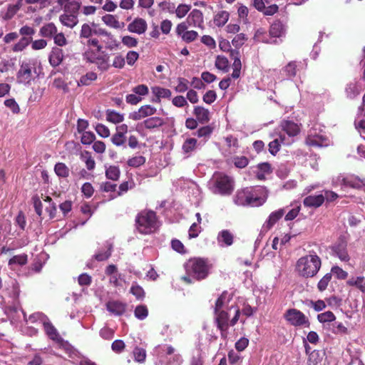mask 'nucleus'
I'll return each mask as SVG.
<instances>
[{
  "label": "nucleus",
  "instance_id": "f257e3e1",
  "mask_svg": "<svg viewBox=\"0 0 365 365\" xmlns=\"http://www.w3.org/2000/svg\"><path fill=\"white\" fill-rule=\"evenodd\" d=\"M184 267L187 276L182 277V279L187 284H191V277L197 281L205 279L210 273L212 264L207 258L194 257L186 262Z\"/></svg>",
  "mask_w": 365,
  "mask_h": 365
},
{
  "label": "nucleus",
  "instance_id": "f03ea898",
  "mask_svg": "<svg viewBox=\"0 0 365 365\" xmlns=\"http://www.w3.org/2000/svg\"><path fill=\"white\" fill-rule=\"evenodd\" d=\"M267 195V190L263 187H247L237 192L234 202L240 206L257 207L265 202Z\"/></svg>",
  "mask_w": 365,
  "mask_h": 365
},
{
  "label": "nucleus",
  "instance_id": "7ed1b4c3",
  "mask_svg": "<svg viewBox=\"0 0 365 365\" xmlns=\"http://www.w3.org/2000/svg\"><path fill=\"white\" fill-rule=\"evenodd\" d=\"M321 264V259L317 255H307L298 259L296 264V271L302 277H313L318 273Z\"/></svg>",
  "mask_w": 365,
  "mask_h": 365
},
{
  "label": "nucleus",
  "instance_id": "20e7f679",
  "mask_svg": "<svg viewBox=\"0 0 365 365\" xmlns=\"http://www.w3.org/2000/svg\"><path fill=\"white\" fill-rule=\"evenodd\" d=\"M209 187L214 194L229 195L234 190V181L224 173H215L209 182Z\"/></svg>",
  "mask_w": 365,
  "mask_h": 365
},
{
  "label": "nucleus",
  "instance_id": "39448f33",
  "mask_svg": "<svg viewBox=\"0 0 365 365\" xmlns=\"http://www.w3.org/2000/svg\"><path fill=\"white\" fill-rule=\"evenodd\" d=\"M214 314L215 323L220 331V336L222 339H226L228 336L229 326H235L240 319V310L237 309L235 311V316L231 320H230V314L227 311L214 312Z\"/></svg>",
  "mask_w": 365,
  "mask_h": 365
},
{
  "label": "nucleus",
  "instance_id": "423d86ee",
  "mask_svg": "<svg viewBox=\"0 0 365 365\" xmlns=\"http://www.w3.org/2000/svg\"><path fill=\"white\" fill-rule=\"evenodd\" d=\"M138 230L142 234H150L158 228L156 215L153 211H142L136 217Z\"/></svg>",
  "mask_w": 365,
  "mask_h": 365
},
{
  "label": "nucleus",
  "instance_id": "0eeeda50",
  "mask_svg": "<svg viewBox=\"0 0 365 365\" xmlns=\"http://www.w3.org/2000/svg\"><path fill=\"white\" fill-rule=\"evenodd\" d=\"M83 58L87 62L95 64L102 72L107 71L111 66L109 54L103 50L95 51L88 49L83 53Z\"/></svg>",
  "mask_w": 365,
  "mask_h": 365
},
{
  "label": "nucleus",
  "instance_id": "6e6552de",
  "mask_svg": "<svg viewBox=\"0 0 365 365\" xmlns=\"http://www.w3.org/2000/svg\"><path fill=\"white\" fill-rule=\"evenodd\" d=\"M36 76V68L30 61H23L20 63V68L16 73L18 83L25 86L30 85Z\"/></svg>",
  "mask_w": 365,
  "mask_h": 365
},
{
  "label": "nucleus",
  "instance_id": "1a4fd4ad",
  "mask_svg": "<svg viewBox=\"0 0 365 365\" xmlns=\"http://www.w3.org/2000/svg\"><path fill=\"white\" fill-rule=\"evenodd\" d=\"M334 186H341V188H361L365 187V178H360L354 175L340 174L332 180Z\"/></svg>",
  "mask_w": 365,
  "mask_h": 365
},
{
  "label": "nucleus",
  "instance_id": "9d476101",
  "mask_svg": "<svg viewBox=\"0 0 365 365\" xmlns=\"http://www.w3.org/2000/svg\"><path fill=\"white\" fill-rule=\"evenodd\" d=\"M284 318L292 326L309 328L310 322L309 318L300 310L292 308L288 309L284 314Z\"/></svg>",
  "mask_w": 365,
  "mask_h": 365
},
{
  "label": "nucleus",
  "instance_id": "9b49d317",
  "mask_svg": "<svg viewBox=\"0 0 365 365\" xmlns=\"http://www.w3.org/2000/svg\"><path fill=\"white\" fill-rule=\"evenodd\" d=\"M188 26L187 23H180L176 27V34L180 36L182 40L186 43L194 41L198 36L197 31L190 30L188 31Z\"/></svg>",
  "mask_w": 365,
  "mask_h": 365
},
{
  "label": "nucleus",
  "instance_id": "f8f14e48",
  "mask_svg": "<svg viewBox=\"0 0 365 365\" xmlns=\"http://www.w3.org/2000/svg\"><path fill=\"white\" fill-rule=\"evenodd\" d=\"M306 143L309 146L322 147L328 145V140L323 135L317 134L314 130H310L306 138Z\"/></svg>",
  "mask_w": 365,
  "mask_h": 365
},
{
  "label": "nucleus",
  "instance_id": "ddd939ff",
  "mask_svg": "<svg viewBox=\"0 0 365 365\" xmlns=\"http://www.w3.org/2000/svg\"><path fill=\"white\" fill-rule=\"evenodd\" d=\"M188 26H193L195 28H203L204 19L202 13L198 9H193L187 17L186 21Z\"/></svg>",
  "mask_w": 365,
  "mask_h": 365
},
{
  "label": "nucleus",
  "instance_id": "4468645a",
  "mask_svg": "<svg viewBox=\"0 0 365 365\" xmlns=\"http://www.w3.org/2000/svg\"><path fill=\"white\" fill-rule=\"evenodd\" d=\"M78 11H64L63 14L59 16V21L63 26L73 29L78 23Z\"/></svg>",
  "mask_w": 365,
  "mask_h": 365
},
{
  "label": "nucleus",
  "instance_id": "2eb2a0df",
  "mask_svg": "<svg viewBox=\"0 0 365 365\" xmlns=\"http://www.w3.org/2000/svg\"><path fill=\"white\" fill-rule=\"evenodd\" d=\"M147 27L148 24L145 19L136 18L128 25V30L131 33L140 35L146 31Z\"/></svg>",
  "mask_w": 365,
  "mask_h": 365
},
{
  "label": "nucleus",
  "instance_id": "dca6fc26",
  "mask_svg": "<svg viewBox=\"0 0 365 365\" xmlns=\"http://www.w3.org/2000/svg\"><path fill=\"white\" fill-rule=\"evenodd\" d=\"M126 307V304L117 300L109 301L106 303L107 310L116 316L123 315L125 312Z\"/></svg>",
  "mask_w": 365,
  "mask_h": 365
},
{
  "label": "nucleus",
  "instance_id": "f3484780",
  "mask_svg": "<svg viewBox=\"0 0 365 365\" xmlns=\"http://www.w3.org/2000/svg\"><path fill=\"white\" fill-rule=\"evenodd\" d=\"M287 26L280 21H275L270 26L269 35L271 38H282L286 34Z\"/></svg>",
  "mask_w": 365,
  "mask_h": 365
},
{
  "label": "nucleus",
  "instance_id": "a211bd4d",
  "mask_svg": "<svg viewBox=\"0 0 365 365\" xmlns=\"http://www.w3.org/2000/svg\"><path fill=\"white\" fill-rule=\"evenodd\" d=\"M281 127L290 137L296 136L300 131L299 125L292 120H283L281 123Z\"/></svg>",
  "mask_w": 365,
  "mask_h": 365
},
{
  "label": "nucleus",
  "instance_id": "6ab92c4d",
  "mask_svg": "<svg viewBox=\"0 0 365 365\" xmlns=\"http://www.w3.org/2000/svg\"><path fill=\"white\" fill-rule=\"evenodd\" d=\"M324 202V197L322 194L317 195H309L304 199V206L309 207H319Z\"/></svg>",
  "mask_w": 365,
  "mask_h": 365
},
{
  "label": "nucleus",
  "instance_id": "aec40b11",
  "mask_svg": "<svg viewBox=\"0 0 365 365\" xmlns=\"http://www.w3.org/2000/svg\"><path fill=\"white\" fill-rule=\"evenodd\" d=\"M63 59V51L61 48L54 47L49 55V63L53 67L59 66Z\"/></svg>",
  "mask_w": 365,
  "mask_h": 365
},
{
  "label": "nucleus",
  "instance_id": "412c9836",
  "mask_svg": "<svg viewBox=\"0 0 365 365\" xmlns=\"http://www.w3.org/2000/svg\"><path fill=\"white\" fill-rule=\"evenodd\" d=\"M43 328L46 335L49 337L50 339L61 342L62 341V338L58 332L56 327L49 322L43 323Z\"/></svg>",
  "mask_w": 365,
  "mask_h": 365
},
{
  "label": "nucleus",
  "instance_id": "4be33fe9",
  "mask_svg": "<svg viewBox=\"0 0 365 365\" xmlns=\"http://www.w3.org/2000/svg\"><path fill=\"white\" fill-rule=\"evenodd\" d=\"M58 4L63 9V11L78 12L81 8V3L71 0H57Z\"/></svg>",
  "mask_w": 365,
  "mask_h": 365
},
{
  "label": "nucleus",
  "instance_id": "5701e85b",
  "mask_svg": "<svg viewBox=\"0 0 365 365\" xmlns=\"http://www.w3.org/2000/svg\"><path fill=\"white\" fill-rule=\"evenodd\" d=\"M193 113L195 115L197 120L200 123H206L210 119L209 110L204 107L195 106L194 108Z\"/></svg>",
  "mask_w": 365,
  "mask_h": 365
},
{
  "label": "nucleus",
  "instance_id": "b1692460",
  "mask_svg": "<svg viewBox=\"0 0 365 365\" xmlns=\"http://www.w3.org/2000/svg\"><path fill=\"white\" fill-rule=\"evenodd\" d=\"M281 144L289 145L290 144V142H287L286 140V137L284 135H280L279 139H274L269 143V153L273 155H276L280 149Z\"/></svg>",
  "mask_w": 365,
  "mask_h": 365
},
{
  "label": "nucleus",
  "instance_id": "393cba45",
  "mask_svg": "<svg viewBox=\"0 0 365 365\" xmlns=\"http://www.w3.org/2000/svg\"><path fill=\"white\" fill-rule=\"evenodd\" d=\"M272 172L271 166L268 163H262L257 165L254 170L258 180H262L265 179V175Z\"/></svg>",
  "mask_w": 365,
  "mask_h": 365
},
{
  "label": "nucleus",
  "instance_id": "a878e982",
  "mask_svg": "<svg viewBox=\"0 0 365 365\" xmlns=\"http://www.w3.org/2000/svg\"><path fill=\"white\" fill-rule=\"evenodd\" d=\"M165 123L164 120L160 117H150L145 120L141 125L146 129L152 130L160 128Z\"/></svg>",
  "mask_w": 365,
  "mask_h": 365
},
{
  "label": "nucleus",
  "instance_id": "bb28decb",
  "mask_svg": "<svg viewBox=\"0 0 365 365\" xmlns=\"http://www.w3.org/2000/svg\"><path fill=\"white\" fill-rule=\"evenodd\" d=\"M152 92L156 98L153 101L157 103L160 102L161 98H170L172 94L169 89L159 86L153 87Z\"/></svg>",
  "mask_w": 365,
  "mask_h": 365
},
{
  "label": "nucleus",
  "instance_id": "cd10ccee",
  "mask_svg": "<svg viewBox=\"0 0 365 365\" xmlns=\"http://www.w3.org/2000/svg\"><path fill=\"white\" fill-rule=\"evenodd\" d=\"M284 214V209H279L278 210H276L274 212H272L269 217L268 220L265 222L264 226L267 229H270L273 227V225L280 219L282 217V216Z\"/></svg>",
  "mask_w": 365,
  "mask_h": 365
},
{
  "label": "nucleus",
  "instance_id": "c85d7f7f",
  "mask_svg": "<svg viewBox=\"0 0 365 365\" xmlns=\"http://www.w3.org/2000/svg\"><path fill=\"white\" fill-rule=\"evenodd\" d=\"M346 284L349 287H355L365 294V277L364 276L351 277L346 281Z\"/></svg>",
  "mask_w": 365,
  "mask_h": 365
},
{
  "label": "nucleus",
  "instance_id": "c756f323",
  "mask_svg": "<svg viewBox=\"0 0 365 365\" xmlns=\"http://www.w3.org/2000/svg\"><path fill=\"white\" fill-rule=\"evenodd\" d=\"M57 33V28L53 23L43 26L39 31L40 36L45 38H52Z\"/></svg>",
  "mask_w": 365,
  "mask_h": 365
},
{
  "label": "nucleus",
  "instance_id": "7c9ffc66",
  "mask_svg": "<svg viewBox=\"0 0 365 365\" xmlns=\"http://www.w3.org/2000/svg\"><path fill=\"white\" fill-rule=\"evenodd\" d=\"M106 120L113 124H118L123 121L124 115L114 110H107L106 112Z\"/></svg>",
  "mask_w": 365,
  "mask_h": 365
},
{
  "label": "nucleus",
  "instance_id": "2f4dec72",
  "mask_svg": "<svg viewBox=\"0 0 365 365\" xmlns=\"http://www.w3.org/2000/svg\"><path fill=\"white\" fill-rule=\"evenodd\" d=\"M217 241L220 244L230 246L233 242V235L229 230H222L217 235Z\"/></svg>",
  "mask_w": 365,
  "mask_h": 365
},
{
  "label": "nucleus",
  "instance_id": "473e14b6",
  "mask_svg": "<svg viewBox=\"0 0 365 365\" xmlns=\"http://www.w3.org/2000/svg\"><path fill=\"white\" fill-rule=\"evenodd\" d=\"M120 170L118 166L110 165L106 167V176L108 179L116 181L119 179Z\"/></svg>",
  "mask_w": 365,
  "mask_h": 365
},
{
  "label": "nucleus",
  "instance_id": "72a5a7b5",
  "mask_svg": "<svg viewBox=\"0 0 365 365\" xmlns=\"http://www.w3.org/2000/svg\"><path fill=\"white\" fill-rule=\"evenodd\" d=\"M230 14L226 11H221L214 16V24L218 27L223 26L228 21Z\"/></svg>",
  "mask_w": 365,
  "mask_h": 365
},
{
  "label": "nucleus",
  "instance_id": "f704fd0d",
  "mask_svg": "<svg viewBox=\"0 0 365 365\" xmlns=\"http://www.w3.org/2000/svg\"><path fill=\"white\" fill-rule=\"evenodd\" d=\"M81 159L83 160L88 170H93L96 167V162L91 154L88 151L82 152Z\"/></svg>",
  "mask_w": 365,
  "mask_h": 365
},
{
  "label": "nucleus",
  "instance_id": "c9c22d12",
  "mask_svg": "<svg viewBox=\"0 0 365 365\" xmlns=\"http://www.w3.org/2000/svg\"><path fill=\"white\" fill-rule=\"evenodd\" d=\"M102 20L106 25L115 29H120L124 26L123 23H120L114 16L110 14L103 16Z\"/></svg>",
  "mask_w": 365,
  "mask_h": 365
},
{
  "label": "nucleus",
  "instance_id": "e433bc0d",
  "mask_svg": "<svg viewBox=\"0 0 365 365\" xmlns=\"http://www.w3.org/2000/svg\"><path fill=\"white\" fill-rule=\"evenodd\" d=\"M97 79V74L95 72L90 71L82 76L78 81V86H89Z\"/></svg>",
  "mask_w": 365,
  "mask_h": 365
},
{
  "label": "nucleus",
  "instance_id": "4c0bfd02",
  "mask_svg": "<svg viewBox=\"0 0 365 365\" xmlns=\"http://www.w3.org/2000/svg\"><path fill=\"white\" fill-rule=\"evenodd\" d=\"M94 24L90 25L88 24H83L81 26L80 32L81 38H86L92 37L94 35Z\"/></svg>",
  "mask_w": 365,
  "mask_h": 365
},
{
  "label": "nucleus",
  "instance_id": "58836bf2",
  "mask_svg": "<svg viewBox=\"0 0 365 365\" xmlns=\"http://www.w3.org/2000/svg\"><path fill=\"white\" fill-rule=\"evenodd\" d=\"M54 171L61 178H67L69 175V168L63 163H58L55 165Z\"/></svg>",
  "mask_w": 365,
  "mask_h": 365
},
{
  "label": "nucleus",
  "instance_id": "ea45409f",
  "mask_svg": "<svg viewBox=\"0 0 365 365\" xmlns=\"http://www.w3.org/2000/svg\"><path fill=\"white\" fill-rule=\"evenodd\" d=\"M134 359L138 363H143L145 361L146 351L143 348L135 347L133 351Z\"/></svg>",
  "mask_w": 365,
  "mask_h": 365
},
{
  "label": "nucleus",
  "instance_id": "a19ab883",
  "mask_svg": "<svg viewBox=\"0 0 365 365\" xmlns=\"http://www.w3.org/2000/svg\"><path fill=\"white\" fill-rule=\"evenodd\" d=\"M332 278L331 273H327L318 282L317 289L319 292H324L327 289Z\"/></svg>",
  "mask_w": 365,
  "mask_h": 365
},
{
  "label": "nucleus",
  "instance_id": "79ce46f5",
  "mask_svg": "<svg viewBox=\"0 0 365 365\" xmlns=\"http://www.w3.org/2000/svg\"><path fill=\"white\" fill-rule=\"evenodd\" d=\"M130 292L133 294L137 299H143L145 297V291L142 287L137 283H133L130 287Z\"/></svg>",
  "mask_w": 365,
  "mask_h": 365
},
{
  "label": "nucleus",
  "instance_id": "37998d69",
  "mask_svg": "<svg viewBox=\"0 0 365 365\" xmlns=\"http://www.w3.org/2000/svg\"><path fill=\"white\" fill-rule=\"evenodd\" d=\"M189 81L185 78H178L177 85L175 87V91L177 93H184L188 90Z\"/></svg>",
  "mask_w": 365,
  "mask_h": 365
},
{
  "label": "nucleus",
  "instance_id": "c03bdc74",
  "mask_svg": "<svg viewBox=\"0 0 365 365\" xmlns=\"http://www.w3.org/2000/svg\"><path fill=\"white\" fill-rule=\"evenodd\" d=\"M361 89L356 83H349L346 88V93L348 98H354L360 93Z\"/></svg>",
  "mask_w": 365,
  "mask_h": 365
},
{
  "label": "nucleus",
  "instance_id": "a18cd8bd",
  "mask_svg": "<svg viewBox=\"0 0 365 365\" xmlns=\"http://www.w3.org/2000/svg\"><path fill=\"white\" fill-rule=\"evenodd\" d=\"M317 319L321 323L331 322L336 319V317L331 311H327L317 315Z\"/></svg>",
  "mask_w": 365,
  "mask_h": 365
},
{
  "label": "nucleus",
  "instance_id": "49530a36",
  "mask_svg": "<svg viewBox=\"0 0 365 365\" xmlns=\"http://www.w3.org/2000/svg\"><path fill=\"white\" fill-rule=\"evenodd\" d=\"M191 9L190 5L181 4L178 5V6L175 9L174 12L176 14V16L179 19H182L186 16V14L189 12Z\"/></svg>",
  "mask_w": 365,
  "mask_h": 365
},
{
  "label": "nucleus",
  "instance_id": "de8ad7c7",
  "mask_svg": "<svg viewBox=\"0 0 365 365\" xmlns=\"http://www.w3.org/2000/svg\"><path fill=\"white\" fill-rule=\"evenodd\" d=\"M31 39L27 37H22L18 43H16L14 47L13 51L14 52L22 51L30 43Z\"/></svg>",
  "mask_w": 365,
  "mask_h": 365
},
{
  "label": "nucleus",
  "instance_id": "09e8293b",
  "mask_svg": "<svg viewBox=\"0 0 365 365\" xmlns=\"http://www.w3.org/2000/svg\"><path fill=\"white\" fill-rule=\"evenodd\" d=\"M135 317L138 319H145L148 314V310L145 305H138L135 307L134 312Z\"/></svg>",
  "mask_w": 365,
  "mask_h": 365
},
{
  "label": "nucleus",
  "instance_id": "8fccbe9b",
  "mask_svg": "<svg viewBox=\"0 0 365 365\" xmlns=\"http://www.w3.org/2000/svg\"><path fill=\"white\" fill-rule=\"evenodd\" d=\"M145 163V158L142 155L134 156L128 159L127 163L130 167L138 168Z\"/></svg>",
  "mask_w": 365,
  "mask_h": 365
},
{
  "label": "nucleus",
  "instance_id": "3c124183",
  "mask_svg": "<svg viewBox=\"0 0 365 365\" xmlns=\"http://www.w3.org/2000/svg\"><path fill=\"white\" fill-rule=\"evenodd\" d=\"M27 262V255L25 254L19 255L13 257L9 259V265L13 264H19V265H24Z\"/></svg>",
  "mask_w": 365,
  "mask_h": 365
},
{
  "label": "nucleus",
  "instance_id": "603ef678",
  "mask_svg": "<svg viewBox=\"0 0 365 365\" xmlns=\"http://www.w3.org/2000/svg\"><path fill=\"white\" fill-rule=\"evenodd\" d=\"M139 110L143 118L154 115L157 111V109L150 105L143 106Z\"/></svg>",
  "mask_w": 365,
  "mask_h": 365
},
{
  "label": "nucleus",
  "instance_id": "864d4df0",
  "mask_svg": "<svg viewBox=\"0 0 365 365\" xmlns=\"http://www.w3.org/2000/svg\"><path fill=\"white\" fill-rule=\"evenodd\" d=\"M81 133H82V135H81V141L82 144L90 145L94 142V140L96 139V136L93 133H92L91 131H85Z\"/></svg>",
  "mask_w": 365,
  "mask_h": 365
},
{
  "label": "nucleus",
  "instance_id": "5fc2aeb1",
  "mask_svg": "<svg viewBox=\"0 0 365 365\" xmlns=\"http://www.w3.org/2000/svg\"><path fill=\"white\" fill-rule=\"evenodd\" d=\"M95 130L101 138H106L110 136V130L102 123H98L95 127Z\"/></svg>",
  "mask_w": 365,
  "mask_h": 365
},
{
  "label": "nucleus",
  "instance_id": "6e6d98bb",
  "mask_svg": "<svg viewBox=\"0 0 365 365\" xmlns=\"http://www.w3.org/2000/svg\"><path fill=\"white\" fill-rule=\"evenodd\" d=\"M215 66L220 70L227 71L229 61L226 57L219 56L216 59Z\"/></svg>",
  "mask_w": 365,
  "mask_h": 365
},
{
  "label": "nucleus",
  "instance_id": "4d7b16f0",
  "mask_svg": "<svg viewBox=\"0 0 365 365\" xmlns=\"http://www.w3.org/2000/svg\"><path fill=\"white\" fill-rule=\"evenodd\" d=\"M232 162L237 168H244L248 165L249 160L245 156H235Z\"/></svg>",
  "mask_w": 365,
  "mask_h": 365
},
{
  "label": "nucleus",
  "instance_id": "13d9d810",
  "mask_svg": "<svg viewBox=\"0 0 365 365\" xmlns=\"http://www.w3.org/2000/svg\"><path fill=\"white\" fill-rule=\"evenodd\" d=\"M331 273L334 274L338 279H345L348 277V273L338 266L332 267Z\"/></svg>",
  "mask_w": 365,
  "mask_h": 365
},
{
  "label": "nucleus",
  "instance_id": "bf43d9fd",
  "mask_svg": "<svg viewBox=\"0 0 365 365\" xmlns=\"http://www.w3.org/2000/svg\"><path fill=\"white\" fill-rule=\"evenodd\" d=\"M197 140L195 138L187 139L182 145V149L185 153H190L192 151L196 146Z\"/></svg>",
  "mask_w": 365,
  "mask_h": 365
},
{
  "label": "nucleus",
  "instance_id": "052dcab7",
  "mask_svg": "<svg viewBox=\"0 0 365 365\" xmlns=\"http://www.w3.org/2000/svg\"><path fill=\"white\" fill-rule=\"evenodd\" d=\"M231 56L233 58L232 68L234 70H241L242 63L240 58V53L237 50H233L231 51Z\"/></svg>",
  "mask_w": 365,
  "mask_h": 365
},
{
  "label": "nucleus",
  "instance_id": "680f3d73",
  "mask_svg": "<svg viewBox=\"0 0 365 365\" xmlns=\"http://www.w3.org/2000/svg\"><path fill=\"white\" fill-rule=\"evenodd\" d=\"M122 43L123 45L128 48L136 47L138 45L137 38L130 36H125L122 37Z\"/></svg>",
  "mask_w": 365,
  "mask_h": 365
},
{
  "label": "nucleus",
  "instance_id": "e2e57ef3",
  "mask_svg": "<svg viewBox=\"0 0 365 365\" xmlns=\"http://www.w3.org/2000/svg\"><path fill=\"white\" fill-rule=\"evenodd\" d=\"M247 40V38L244 34H237L232 40V43L235 48L241 47Z\"/></svg>",
  "mask_w": 365,
  "mask_h": 365
},
{
  "label": "nucleus",
  "instance_id": "0e129e2a",
  "mask_svg": "<svg viewBox=\"0 0 365 365\" xmlns=\"http://www.w3.org/2000/svg\"><path fill=\"white\" fill-rule=\"evenodd\" d=\"M55 44L58 46H64L68 43V41L64 36V34L61 33H56L53 36Z\"/></svg>",
  "mask_w": 365,
  "mask_h": 365
},
{
  "label": "nucleus",
  "instance_id": "69168bd1",
  "mask_svg": "<svg viewBox=\"0 0 365 365\" xmlns=\"http://www.w3.org/2000/svg\"><path fill=\"white\" fill-rule=\"evenodd\" d=\"M212 128L210 125L203 126L197 131V135L199 138H209L212 133Z\"/></svg>",
  "mask_w": 365,
  "mask_h": 365
},
{
  "label": "nucleus",
  "instance_id": "338daca9",
  "mask_svg": "<svg viewBox=\"0 0 365 365\" xmlns=\"http://www.w3.org/2000/svg\"><path fill=\"white\" fill-rule=\"evenodd\" d=\"M125 347V344L123 340L116 339L111 344L112 350L115 353H121Z\"/></svg>",
  "mask_w": 365,
  "mask_h": 365
},
{
  "label": "nucleus",
  "instance_id": "774afa93",
  "mask_svg": "<svg viewBox=\"0 0 365 365\" xmlns=\"http://www.w3.org/2000/svg\"><path fill=\"white\" fill-rule=\"evenodd\" d=\"M297 64L295 61L289 62L284 68V72L289 77H294L297 73Z\"/></svg>",
  "mask_w": 365,
  "mask_h": 365
}]
</instances>
